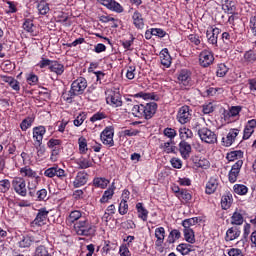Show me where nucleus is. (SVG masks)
<instances>
[{
	"mask_svg": "<svg viewBox=\"0 0 256 256\" xmlns=\"http://www.w3.org/2000/svg\"><path fill=\"white\" fill-rule=\"evenodd\" d=\"M155 113H157V103L155 102L134 105L132 107V115L138 117V119H153Z\"/></svg>",
	"mask_w": 256,
	"mask_h": 256,
	"instance_id": "1",
	"label": "nucleus"
},
{
	"mask_svg": "<svg viewBox=\"0 0 256 256\" xmlns=\"http://www.w3.org/2000/svg\"><path fill=\"white\" fill-rule=\"evenodd\" d=\"M86 89L87 79L80 77L72 82L70 90L68 93H64L62 97L67 103H73V99L79 95H83Z\"/></svg>",
	"mask_w": 256,
	"mask_h": 256,
	"instance_id": "2",
	"label": "nucleus"
},
{
	"mask_svg": "<svg viewBox=\"0 0 256 256\" xmlns=\"http://www.w3.org/2000/svg\"><path fill=\"white\" fill-rule=\"evenodd\" d=\"M74 231L82 237H91V235H95V226L89 219L81 218L74 223Z\"/></svg>",
	"mask_w": 256,
	"mask_h": 256,
	"instance_id": "3",
	"label": "nucleus"
},
{
	"mask_svg": "<svg viewBox=\"0 0 256 256\" xmlns=\"http://www.w3.org/2000/svg\"><path fill=\"white\" fill-rule=\"evenodd\" d=\"M198 135L203 143L208 145H215L217 143V134L207 127L199 128Z\"/></svg>",
	"mask_w": 256,
	"mask_h": 256,
	"instance_id": "4",
	"label": "nucleus"
},
{
	"mask_svg": "<svg viewBox=\"0 0 256 256\" xmlns=\"http://www.w3.org/2000/svg\"><path fill=\"white\" fill-rule=\"evenodd\" d=\"M198 61L200 67H211L215 62V55L211 49H204L200 52Z\"/></svg>",
	"mask_w": 256,
	"mask_h": 256,
	"instance_id": "5",
	"label": "nucleus"
},
{
	"mask_svg": "<svg viewBox=\"0 0 256 256\" xmlns=\"http://www.w3.org/2000/svg\"><path fill=\"white\" fill-rule=\"evenodd\" d=\"M12 188L17 195L25 197L27 195V182L23 177H14L12 180Z\"/></svg>",
	"mask_w": 256,
	"mask_h": 256,
	"instance_id": "6",
	"label": "nucleus"
},
{
	"mask_svg": "<svg viewBox=\"0 0 256 256\" xmlns=\"http://www.w3.org/2000/svg\"><path fill=\"white\" fill-rule=\"evenodd\" d=\"M114 135L115 131L113 130V127H106L100 134L102 143L109 147H113V145H115V141H113Z\"/></svg>",
	"mask_w": 256,
	"mask_h": 256,
	"instance_id": "7",
	"label": "nucleus"
},
{
	"mask_svg": "<svg viewBox=\"0 0 256 256\" xmlns=\"http://www.w3.org/2000/svg\"><path fill=\"white\" fill-rule=\"evenodd\" d=\"M177 120L181 123V125H185V123H189L191 121V108L189 106H182L177 113Z\"/></svg>",
	"mask_w": 256,
	"mask_h": 256,
	"instance_id": "8",
	"label": "nucleus"
},
{
	"mask_svg": "<svg viewBox=\"0 0 256 256\" xmlns=\"http://www.w3.org/2000/svg\"><path fill=\"white\" fill-rule=\"evenodd\" d=\"M45 133H47V128L45 126H36L32 129V139L33 145H37L43 143V137H45Z\"/></svg>",
	"mask_w": 256,
	"mask_h": 256,
	"instance_id": "9",
	"label": "nucleus"
},
{
	"mask_svg": "<svg viewBox=\"0 0 256 256\" xmlns=\"http://www.w3.org/2000/svg\"><path fill=\"white\" fill-rule=\"evenodd\" d=\"M239 132L240 130L237 128L230 129L226 137L222 138V145L224 147H231L232 144L235 143V139H237Z\"/></svg>",
	"mask_w": 256,
	"mask_h": 256,
	"instance_id": "10",
	"label": "nucleus"
},
{
	"mask_svg": "<svg viewBox=\"0 0 256 256\" xmlns=\"http://www.w3.org/2000/svg\"><path fill=\"white\" fill-rule=\"evenodd\" d=\"M106 103L111 107H121V105H123V100H121V94L119 92H110L106 97Z\"/></svg>",
	"mask_w": 256,
	"mask_h": 256,
	"instance_id": "11",
	"label": "nucleus"
},
{
	"mask_svg": "<svg viewBox=\"0 0 256 256\" xmlns=\"http://www.w3.org/2000/svg\"><path fill=\"white\" fill-rule=\"evenodd\" d=\"M241 167H243V160L236 161V163L232 166L228 174L230 183H235L237 181V177H239V173H241Z\"/></svg>",
	"mask_w": 256,
	"mask_h": 256,
	"instance_id": "12",
	"label": "nucleus"
},
{
	"mask_svg": "<svg viewBox=\"0 0 256 256\" xmlns=\"http://www.w3.org/2000/svg\"><path fill=\"white\" fill-rule=\"evenodd\" d=\"M47 217H49V211L47 210V208H41L38 210L36 218L33 221V224L37 225L38 227H42V225H45Z\"/></svg>",
	"mask_w": 256,
	"mask_h": 256,
	"instance_id": "13",
	"label": "nucleus"
},
{
	"mask_svg": "<svg viewBox=\"0 0 256 256\" xmlns=\"http://www.w3.org/2000/svg\"><path fill=\"white\" fill-rule=\"evenodd\" d=\"M45 177H49L50 179H53V177H59L60 179H63L65 177V170L59 168V166H53L44 171Z\"/></svg>",
	"mask_w": 256,
	"mask_h": 256,
	"instance_id": "14",
	"label": "nucleus"
},
{
	"mask_svg": "<svg viewBox=\"0 0 256 256\" xmlns=\"http://www.w3.org/2000/svg\"><path fill=\"white\" fill-rule=\"evenodd\" d=\"M87 181H89V174L85 171H80L77 173L73 185L77 189L83 187V185H87Z\"/></svg>",
	"mask_w": 256,
	"mask_h": 256,
	"instance_id": "15",
	"label": "nucleus"
},
{
	"mask_svg": "<svg viewBox=\"0 0 256 256\" xmlns=\"http://www.w3.org/2000/svg\"><path fill=\"white\" fill-rule=\"evenodd\" d=\"M178 83L184 87H191V72L189 70H181L178 74Z\"/></svg>",
	"mask_w": 256,
	"mask_h": 256,
	"instance_id": "16",
	"label": "nucleus"
},
{
	"mask_svg": "<svg viewBox=\"0 0 256 256\" xmlns=\"http://www.w3.org/2000/svg\"><path fill=\"white\" fill-rule=\"evenodd\" d=\"M33 243H40V241L35 240L33 236L26 235L20 239V241L18 242V247H20V249H27L31 247Z\"/></svg>",
	"mask_w": 256,
	"mask_h": 256,
	"instance_id": "17",
	"label": "nucleus"
},
{
	"mask_svg": "<svg viewBox=\"0 0 256 256\" xmlns=\"http://www.w3.org/2000/svg\"><path fill=\"white\" fill-rule=\"evenodd\" d=\"M218 187H219V180L217 179V177H211L209 181L206 183L205 193L207 195H213V193L217 191Z\"/></svg>",
	"mask_w": 256,
	"mask_h": 256,
	"instance_id": "18",
	"label": "nucleus"
},
{
	"mask_svg": "<svg viewBox=\"0 0 256 256\" xmlns=\"http://www.w3.org/2000/svg\"><path fill=\"white\" fill-rule=\"evenodd\" d=\"M102 5L104 7H107V9H110V11H115L116 13H123V6L119 4V2L115 0H105V2H102Z\"/></svg>",
	"mask_w": 256,
	"mask_h": 256,
	"instance_id": "19",
	"label": "nucleus"
},
{
	"mask_svg": "<svg viewBox=\"0 0 256 256\" xmlns=\"http://www.w3.org/2000/svg\"><path fill=\"white\" fill-rule=\"evenodd\" d=\"M222 11L228 15L235 14V12H237V3L233 0H225L222 4Z\"/></svg>",
	"mask_w": 256,
	"mask_h": 256,
	"instance_id": "20",
	"label": "nucleus"
},
{
	"mask_svg": "<svg viewBox=\"0 0 256 256\" xmlns=\"http://www.w3.org/2000/svg\"><path fill=\"white\" fill-rule=\"evenodd\" d=\"M179 152L183 159H189L191 155V144L185 142L184 140L179 143Z\"/></svg>",
	"mask_w": 256,
	"mask_h": 256,
	"instance_id": "21",
	"label": "nucleus"
},
{
	"mask_svg": "<svg viewBox=\"0 0 256 256\" xmlns=\"http://www.w3.org/2000/svg\"><path fill=\"white\" fill-rule=\"evenodd\" d=\"M41 182V176H36V178H31L27 180V189L29 190V195L33 197L35 195V189H37V186Z\"/></svg>",
	"mask_w": 256,
	"mask_h": 256,
	"instance_id": "22",
	"label": "nucleus"
},
{
	"mask_svg": "<svg viewBox=\"0 0 256 256\" xmlns=\"http://www.w3.org/2000/svg\"><path fill=\"white\" fill-rule=\"evenodd\" d=\"M133 25L136 29H143L145 27V22L143 20V15L139 11H135L132 15Z\"/></svg>",
	"mask_w": 256,
	"mask_h": 256,
	"instance_id": "23",
	"label": "nucleus"
},
{
	"mask_svg": "<svg viewBox=\"0 0 256 256\" xmlns=\"http://www.w3.org/2000/svg\"><path fill=\"white\" fill-rule=\"evenodd\" d=\"M160 63L164 67H171V55L169 54V50L167 48L160 52Z\"/></svg>",
	"mask_w": 256,
	"mask_h": 256,
	"instance_id": "24",
	"label": "nucleus"
},
{
	"mask_svg": "<svg viewBox=\"0 0 256 256\" xmlns=\"http://www.w3.org/2000/svg\"><path fill=\"white\" fill-rule=\"evenodd\" d=\"M115 195V184L113 183L111 187L104 191L102 197L100 198V203H109L110 199H113Z\"/></svg>",
	"mask_w": 256,
	"mask_h": 256,
	"instance_id": "25",
	"label": "nucleus"
},
{
	"mask_svg": "<svg viewBox=\"0 0 256 256\" xmlns=\"http://www.w3.org/2000/svg\"><path fill=\"white\" fill-rule=\"evenodd\" d=\"M35 5L40 15H47L50 11L49 4L45 0H35Z\"/></svg>",
	"mask_w": 256,
	"mask_h": 256,
	"instance_id": "26",
	"label": "nucleus"
},
{
	"mask_svg": "<svg viewBox=\"0 0 256 256\" xmlns=\"http://www.w3.org/2000/svg\"><path fill=\"white\" fill-rule=\"evenodd\" d=\"M76 165H78V169H89L93 167V159L81 157L76 160Z\"/></svg>",
	"mask_w": 256,
	"mask_h": 256,
	"instance_id": "27",
	"label": "nucleus"
},
{
	"mask_svg": "<svg viewBox=\"0 0 256 256\" xmlns=\"http://www.w3.org/2000/svg\"><path fill=\"white\" fill-rule=\"evenodd\" d=\"M20 175H22V177H26L27 179H35L36 177H39L37 175V171L31 169L29 166L22 167L20 169Z\"/></svg>",
	"mask_w": 256,
	"mask_h": 256,
	"instance_id": "28",
	"label": "nucleus"
},
{
	"mask_svg": "<svg viewBox=\"0 0 256 256\" xmlns=\"http://www.w3.org/2000/svg\"><path fill=\"white\" fill-rule=\"evenodd\" d=\"M156 246L161 247L165 241V228L159 227L155 229Z\"/></svg>",
	"mask_w": 256,
	"mask_h": 256,
	"instance_id": "29",
	"label": "nucleus"
},
{
	"mask_svg": "<svg viewBox=\"0 0 256 256\" xmlns=\"http://www.w3.org/2000/svg\"><path fill=\"white\" fill-rule=\"evenodd\" d=\"M82 217H83V212H81L80 210H73L70 212L66 221L67 223H69V225H73L75 221H79V219H83Z\"/></svg>",
	"mask_w": 256,
	"mask_h": 256,
	"instance_id": "30",
	"label": "nucleus"
},
{
	"mask_svg": "<svg viewBox=\"0 0 256 256\" xmlns=\"http://www.w3.org/2000/svg\"><path fill=\"white\" fill-rule=\"evenodd\" d=\"M136 210L138 213V218L143 221H147V218L149 217V211L143 207V203H137Z\"/></svg>",
	"mask_w": 256,
	"mask_h": 256,
	"instance_id": "31",
	"label": "nucleus"
},
{
	"mask_svg": "<svg viewBox=\"0 0 256 256\" xmlns=\"http://www.w3.org/2000/svg\"><path fill=\"white\" fill-rule=\"evenodd\" d=\"M256 61V53L253 50H248L244 53L243 63L246 65H252Z\"/></svg>",
	"mask_w": 256,
	"mask_h": 256,
	"instance_id": "32",
	"label": "nucleus"
},
{
	"mask_svg": "<svg viewBox=\"0 0 256 256\" xmlns=\"http://www.w3.org/2000/svg\"><path fill=\"white\" fill-rule=\"evenodd\" d=\"M239 235H241V231H239V229L237 228L232 227L227 230L225 239L226 241H235V239H237Z\"/></svg>",
	"mask_w": 256,
	"mask_h": 256,
	"instance_id": "33",
	"label": "nucleus"
},
{
	"mask_svg": "<svg viewBox=\"0 0 256 256\" xmlns=\"http://www.w3.org/2000/svg\"><path fill=\"white\" fill-rule=\"evenodd\" d=\"M50 71L52 73H56V75H63L65 72V66L57 61H52V64L50 65Z\"/></svg>",
	"mask_w": 256,
	"mask_h": 256,
	"instance_id": "34",
	"label": "nucleus"
},
{
	"mask_svg": "<svg viewBox=\"0 0 256 256\" xmlns=\"http://www.w3.org/2000/svg\"><path fill=\"white\" fill-rule=\"evenodd\" d=\"M226 159L228 161H241V159H243V151L241 150L231 151L227 154Z\"/></svg>",
	"mask_w": 256,
	"mask_h": 256,
	"instance_id": "35",
	"label": "nucleus"
},
{
	"mask_svg": "<svg viewBox=\"0 0 256 256\" xmlns=\"http://www.w3.org/2000/svg\"><path fill=\"white\" fill-rule=\"evenodd\" d=\"M94 187H98L99 189H107V185H109V180L103 177H97L93 180Z\"/></svg>",
	"mask_w": 256,
	"mask_h": 256,
	"instance_id": "36",
	"label": "nucleus"
},
{
	"mask_svg": "<svg viewBox=\"0 0 256 256\" xmlns=\"http://www.w3.org/2000/svg\"><path fill=\"white\" fill-rule=\"evenodd\" d=\"M160 149H162V151L164 153H175V145H173V141H170V142H165V143H161L160 144Z\"/></svg>",
	"mask_w": 256,
	"mask_h": 256,
	"instance_id": "37",
	"label": "nucleus"
},
{
	"mask_svg": "<svg viewBox=\"0 0 256 256\" xmlns=\"http://www.w3.org/2000/svg\"><path fill=\"white\" fill-rule=\"evenodd\" d=\"M177 251H179V253H181V255H189V253H191V251H193V246H191V244H179L177 246Z\"/></svg>",
	"mask_w": 256,
	"mask_h": 256,
	"instance_id": "38",
	"label": "nucleus"
},
{
	"mask_svg": "<svg viewBox=\"0 0 256 256\" xmlns=\"http://www.w3.org/2000/svg\"><path fill=\"white\" fill-rule=\"evenodd\" d=\"M136 97H140L141 99H145V100H151V101H159V95L155 94V93H144V92H140L136 94Z\"/></svg>",
	"mask_w": 256,
	"mask_h": 256,
	"instance_id": "39",
	"label": "nucleus"
},
{
	"mask_svg": "<svg viewBox=\"0 0 256 256\" xmlns=\"http://www.w3.org/2000/svg\"><path fill=\"white\" fill-rule=\"evenodd\" d=\"M241 106H232L229 111L225 114L226 119H231V117H239L241 113Z\"/></svg>",
	"mask_w": 256,
	"mask_h": 256,
	"instance_id": "40",
	"label": "nucleus"
},
{
	"mask_svg": "<svg viewBox=\"0 0 256 256\" xmlns=\"http://www.w3.org/2000/svg\"><path fill=\"white\" fill-rule=\"evenodd\" d=\"M184 237L187 243H195V233L191 228H184Z\"/></svg>",
	"mask_w": 256,
	"mask_h": 256,
	"instance_id": "41",
	"label": "nucleus"
},
{
	"mask_svg": "<svg viewBox=\"0 0 256 256\" xmlns=\"http://www.w3.org/2000/svg\"><path fill=\"white\" fill-rule=\"evenodd\" d=\"M181 238V232H179V230L177 229H174L170 232V234L168 235V239H167V242L169 244H173L175 243V241L177 239H180Z\"/></svg>",
	"mask_w": 256,
	"mask_h": 256,
	"instance_id": "42",
	"label": "nucleus"
},
{
	"mask_svg": "<svg viewBox=\"0 0 256 256\" xmlns=\"http://www.w3.org/2000/svg\"><path fill=\"white\" fill-rule=\"evenodd\" d=\"M232 225H243V214L239 212H234L231 217Z\"/></svg>",
	"mask_w": 256,
	"mask_h": 256,
	"instance_id": "43",
	"label": "nucleus"
},
{
	"mask_svg": "<svg viewBox=\"0 0 256 256\" xmlns=\"http://www.w3.org/2000/svg\"><path fill=\"white\" fill-rule=\"evenodd\" d=\"M233 189L237 195H247L249 191V188L243 184H235Z\"/></svg>",
	"mask_w": 256,
	"mask_h": 256,
	"instance_id": "44",
	"label": "nucleus"
},
{
	"mask_svg": "<svg viewBox=\"0 0 256 256\" xmlns=\"http://www.w3.org/2000/svg\"><path fill=\"white\" fill-rule=\"evenodd\" d=\"M179 133L181 139H191L193 137V131L186 127L180 128Z\"/></svg>",
	"mask_w": 256,
	"mask_h": 256,
	"instance_id": "45",
	"label": "nucleus"
},
{
	"mask_svg": "<svg viewBox=\"0 0 256 256\" xmlns=\"http://www.w3.org/2000/svg\"><path fill=\"white\" fill-rule=\"evenodd\" d=\"M24 31H26L27 33H34V29L33 27H35V25L33 24V20L31 19H25L22 25Z\"/></svg>",
	"mask_w": 256,
	"mask_h": 256,
	"instance_id": "46",
	"label": "nucleus"
},
{
	"mask_svg": "<svg viewBox=\"0 0 256 256\" xmlns=\"http://www.w3.org/2000/svg\"><path fill=\"white\" fill-rule=\"evenodd\" d=\"M199 219L197 217L186 219L182 222L184 229H191L194 225H197Z\"/></svg>",
	"mask_w": 256,
	"mask_h": 256,
	"instance_id": "47",
	"label": "nucleus"
},
{
	"mask_svg": "<svg viewBox=\"0 0 256 256\" xmlns=\"http://www.w3.org/2000/svg\"><path fill=\"white\" fill-rule=\"evenodd\" d=\"M11 189V181L9 179L0 180V193H7Z\"/></svg>",
	"mask_w": 256,
	"mask_h": 256,
	"instance_id": "48",
	"label": "nucleus"
},
{
	"mask_svg": "<svg viewBox=\"0 0 256 256\" xmlns=\"http://www.w3.org/2000/svg\"><path fill=\"white\" fill-rule=\"evenodd\" d=\"M228 72H229V68L227 67V65H225L224 63H221L218 65L217 72H216L217 77H225Z\"/></svg>",
	"mask_w": 256,
	"mask_h": 256,
	"instance_id": "49",
	"label": "nucleus"
},
{
	"mask_svg": "<svg viewBox=\"0 0 256 256\" xmlns=\"http://www.w3.org/2000/svg\"><path fill=\"white\" fill-rule=\"evenodd\" d=\"M49 250H47V247L40 245L36 247L34 251V256H49Z\"/></svg>",
	"mask_w": 256,
	"mask_h": 256,
	"instance_id": "50",
	"label": "nucleus"
},
{
	"mask_svg": "<svg viewBox=\"0 0 256 256\" xmlns=\"http://www.w3.org/2000/svg\"><path fill=\"white\" fill-rule=\"evenodd\" d=\"M33 125V118L28 117L25 118L21 123H20V128L22 131H27L31 126Z\"/></svg>",
	"mask_w": 256,
	"mask_h": 256,
	"instance_id": "51",
	"label": "nucleus"
},
{
	"mask_svg": "<svg viewBox=\"0 0 256 256\" xmlns=\"http://www.w3.org/2000/svg\"><path fill=\"white\" fill-rule=\"evenodd\" d=\"M118 211L120 215H127V211H129V205L127 204V200L125 199L121 200Z\"/></svg>",
	"mask_w": 256,
	"mask_h": 256,
	"instance_id": "52",
	"label": "nucleus"
},
{
	"mask_svg": "<svg viewBox=\"0 0 256 256\" xmlns=\"http://www.w3.org/2000/svg\"><path fill=\"white\" fill-rule=\"evenodd\" d=\"M195 165L196 167H200V169H209V167H211V163H209V160L205 158H200L195 162Z\"/></svg>",
	"mask_w": 256,
	"mask_h": 256,
	"instance_id": "53",
	"label": "nucleus"
},
{
	"mask_svg": "<svg viewBox=\"0 0 256 256\" xmlns=\"http://www.w3.org/2000/svg\"><path fill=\"white\" fill-rule=\"evenodd\" d=\"M223 93V88H213V87H210L206 90V95L208 97H215V95H219Z\"/></svg>",
	"mask_w": 256,
	"mask_h": 256,
	"instance_id": "54",
	"label": "nucleus"
},
{
	"mask_svg": "<svg viewBox=\"0 0 256 256\" xmlns=\"http://www.w3.org/2000/svg\"><path fill=\"white\" fill-rule=\"evenodd\" d=\"M163 134L165 135V137H168L170 141H173V138L177 137V131L173 128H165Z\"/></svg>",
	"mask_w": 256,
	"mask_h": 256,
	"instance_id": "55",
	"label": "nucleus"
},
{
	"mask_svg": "<svg viewBox=\"0 0 256 256\" xmlns=\"http://www.w3.org/2000/svg\"><path fill=\"white\" fill-rule=\"evenodd\" d=\"M178 199H183V201H186V203H189V201H191L192 196L191 193H189V191L187 190H181V192L178 194Z\"/></svg>",
	"mask_w": 256,
	"mask_h": 256,
	"instance_id": "56",
	"label": "nucleus"
},
{
	"mask_svg": "<svg viewBox=\"0 0 256 256\" xmlns=\"http://www.w3.org/2000/svg\"><path fill=\"white\" fill-rule=\"evenodd\" d=\"M78 145L80 153H87V139L80 137L78 139Z\"/></svg>",
	"mask_w": 256,
	"mask_h": 256,
	"instance_id": "57",
	"label": "nucleus"
},
{
	"mask_svg": "<svg viewBox=\"0 0 256 256\" xmlns=\"http://www.w3.org/2000/svg\"><path fill=\"white\" fill-rule=\"evenodd\" d=\"M61 143V140L51 138L47 143V147H49V149H58L61 147Z\"/></svg>",
	"mask_w": 256,
	"mask_h": 256,
	"instance_id": "58",
	"label": "nucleus"
},
{
	"mask_svg": "<svg viewBox=\"0 0 256 256\" xmlns=\"http://www.w3.org/2000/svg\"><path fill=\"white\" fill-rule=\"evenodd\" d=\"M38 201H47L49 195L47 194V189H41L36 193Z\"/></svg>",
	"mask_w": 256,
	"mask_h": 256,
	"instance_id": "59",
	"label": "nucleus"
},
{
	"mask_svg": "<svg viewBox=\"0 0 256 256\" xmlns=\"http://www.w3.org/2000/svg\"><path fill=\"white\" fill-rule=\"evenodd\" d=\"M221 207L225 211L231 207V198L229 196H223L221 200Z\"/></svg>",
	"mask_w": 256,
	"mask_h": 256,
	"instance_id": "60",
	"label": "nucleus"
},
{
	"mask_svg": "<svg viewBox=\"0 0 256 256\" xmlns=\"http://www.w3.org/2000/svg\"><path fill=\"white\" fill-rule=\"evenodd\" d=\"M33 145L36 149L37 156L43 157L45 155V146H43V143L33 144Z\"/></svg>",
	"mask_w": 256,
	"mask_h": 256,
	"instance_id": "61",
	"label": "nucleus"
},
{
	"mask_svg": "<svg viewBox=\"0 0 256 256\" xmlns=\"http://www.w3.org/2000/svg\"><path fill=\"white\" fill-rule=\"evenodd\" d=\"M228 255L229 256H245L243 254V250L239 249V248H231L228 250Z\"/></svg>",
	"mask_w": 256,
	"mask_h": 256,
	"instance_id": "62",
	"label": "nucleus"
},
{
	"mask_svg": "<svg viewBox=\"0 0 256 256\" xmlns=\"http://www.w3.org/2000/svg\"><path fill=\"white\" fill-rule=\"evenodd\" d=\"M249 27H250L252 35H254V37H256V17L255 16H252L250 18Z\"/></svg>",
	"mask_w": 256,
	"mask_h": 256,
	"instance_id": "63",
	"label": "nucleus"
},
{
	"mask_svg": "<svg viewBox=\"0 0 256 256\" xmlns=\"http://www.w3.org/2000/svg\"><path fill=\"white\" fill-rule=\"evenodd\" d=\"M120 256H131V251H129V248L126 245L120 246L119 249Z\"/></svg>",
	"mask_w": 256,
	"mask_h": 256,
	"instance_id": "64",
	"label": "nucleus"
}]
</instances>
